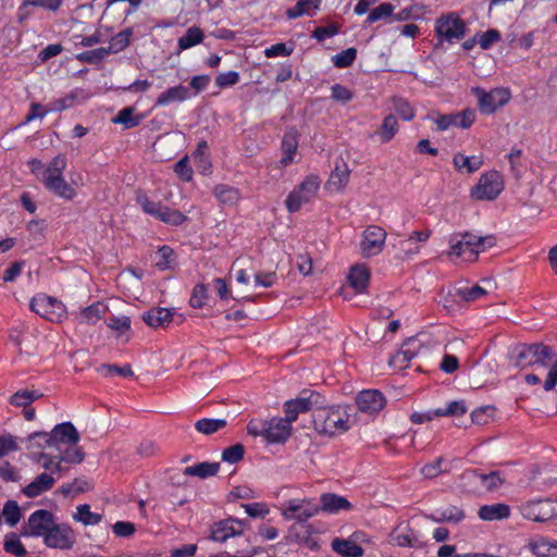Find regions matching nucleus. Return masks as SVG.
Masks as SVG:
<instances>
[{"mask_svg": "<svg viewBox=\"0 0 557 557\" xmlns=\"http://www.w3.org/2000/svg\"><path fill=\"white\" fill-rule=\"evenodd\" d=\"M492 236H479L473 233H457L449 239L448 257L451 260L472 262L478 256L494 245Z\"/></svg>", "mask_w": 557, "mask_h": 557, "instance_id": "obj_1", "label": "nucleus"}, {"mask_svg": "<svg viewBox=\"0 0 557 557\" xmlns=\"http://www.w3.org/2000/svg\"><path fill=\"white\" fill-rule=\"evenodd\" d=\"M66 168V159L62 154L54 157L51 162L47 165L44 171V177L41 183L44 186L55 196L64 200H73L77 193L75 188L70 185L64 176L63 172Z\"/></svg>", "mask_w": 557, "mask_h": 557, "instance_id": "obj_2", "label": "nucleus"}, {"mask_svg": "<svg viewBox=\"0 0 557 557\" xmlns=\"http://www.w3.org/2000/svg\"><path fill=\"white\" fill-rule=\"evenodd\" d=\"M314 429L334 436L349 430V414L341 407L320 408L313 413Z\"/></svg>", "mask_w": 557, "mask_h": 557, "instance_id": "obj_3", "label": "nucleus"}, {"mask_svg": "<svg viewBox=\"0 0 557 557\" xmlns=\"http://www.w3.org/2000/svg\"><path fill=\"white\" fill-rule=\"evenodd\" d=\"M135 201L144 213L164 224L180 226L188 220L180 210L172 209L160 201L151 199L147 193L143 190L136 193Z\"/></svg>", "mask_w": 557, "mask_h": 557, "instance_id": "obj_4", "label": "nucleus"}, {"mask_svg": "<svg viewBox=\"0 0 557 557\" xmlns=\"http://www.w3.org/2000/svg\"><path fill=\"white\" fill-rule=\"evenodd\" d=\"M135 201L144 213L164 224L180 226L188 220L180 210L172 209L160 201L151 199L147 193L143 190L136 193Z\"/></svg>", "mask_w": 557, "mask_h": 557, "instance_id": "obj_5", "label": "nucleus"}, {"mask_svg": "<svg viewBox=\"0 0 557 557\" xmlns=\"http://www.w3.org/2000/svg\"><path fill=\"white\" fill-rule=\"evenodd\" d=\"M321 178L317 174L307 175L287 195L285 207L289 213L298 212L302 206L313 201L321 187Z\"/></svg>", "mask_w": 557, "mask_h": 557, "instance_id": "obj_6", "label": "nucleus"}, {"mask_svg": "<svg viewBox=\"0 0 557 557\" xmlns=\"http://www.w3.org/2000/svg\"><path fill=\"white\" fill-rule=\"evenodd\" d=\"M504 187L502 173L496 170L487 171L480 175L478 183L470 190V197L478 201H492L500 195Z\"/></svg>", "mask_w": 557, "mask_h": 557, "instance_id": "obj_7", "label": "nucleus"}, {"mask_svg": "<svg viewBox=\"0 0 557 557\" xmlns=\"http://www.w3.org/2000/svg\"><path fill=\"white\" fill-rule=\"evenodd\" d=\"M434 33L438 42H454L466 35V24L456 12L442 14L435 20Z\"/></svg>", "mask_w": 557, "mask_h": 557, "instance_id": "obj_8", "label": "nucleus"}, {"mask_svg": "<svg viewBox=\"0 0 557 557\" xmlns=\"http://www.w3.org/2000/svg\"><path fill=\"white\" fill-rule=\"evenodd\" d=\"M30 441L44 438L48 447H54L61 450L67 444H78L81 436L71 422H63L57 424L50 433L35 432L29 435Z\"/></svg>", "mask_w": 557, "mask_h": 557, "instance_id": "obj_9", "label": "nucleus"}, {"mask_svg": "<svg viewBox=\"0 0 557 557\" xmlns=\"http://www.w3.org/2000/svg\"><path fill=\"white\" fill-rule=\"evenodd\" d=\"M513 354L516 364L521 368L532 364L547 367L554 358L553 349L541 343L521 345L516 348Z\"/></svg>", "mask_w": 557, "mask_h": 557, "instance_id": "obj_10", "label": "nucleus"}, {"mask_svg": "<svg viewBox=\"0 0 557 557\" xmlns=\"http://www.w3.org/2000/svg\"><path fill=\"white\" fill-rule=\"evenodd\" d=\"M471 92L476 97L478 108L483 114H493L511 99V92L506 87H496L488 91L481 87H473Z\"/></svg>", "mask_w": 557, "mask_h": 557, "instance_id": "obj_11", "label": "nucleus"}, {"mask_svg": "<svg viewBox=\"0 0 557 557\" xmlns=\"http://www.w3.org/2000/svg\"><path fill=\"white\" fill-rule=\"evenodd\" d=\"M30 309L36 314L53 323L62 322L67 315L66 307L61 300L45 294H39L32 298Z\"/></svg>", "mask_w": 557, "mask_h": 557, "instance_id": "obj_12", "label": "nucleus"}, {"mask_svg": "<svg viewBox=\"0 0 557 557\" xmlns=\"http://www.w3.org/2000/svg\"><path fill=\"white\" fill-rule=\"evenodd\" d=\"M319 511L320 505L308 498L288 499L281 507V515L285 520H296L299 524L305 523Z\"/></svg>", "mask_w": 557, "mask_h": 557, "instance_id": "obj_13", "label": "nucleus"}, {"mask_svg": "<svg viewBox=\"0 0 557 557\" xmlns=\"http://www.w3.org/2000/svg\"><path fill=\"white\" fill-rule=\"evenodd\" d=\"M520 511L525 519L544 522L557 518V503L549 498L529 500L520 506Z\"/></svg>", "mask_w": 557, "mask_h": 557, "instance_id": "obj_14", "label": "nucleus"}, {"mask_svg": "<svg viewBox=\"0 0 557 557\" xmlns=\"http://www.w3.org/2000/svg\"><path fill=\"white\" fill-rule=\"evenodd\" d=\"M320 395L314 391L305 389L295 399L284 403L285 418L293 423L300 413L307 412L319 404Z\"/></svg>", "mask_w": 557, "mask_h": 557, "instance_id": "obj_15", "label": "nucleus"}, {"mask_svg": "<svg viewBox=\"0 0 557 557\" xmlns=\"http://www.w3.org/2000/svg\"><path fill=\"white\" fill-rule=\"evenodd\" d=\"M54 521L52 512L38 509L28 517L27 523L22 529V535L44 539L53 527Z\"/></svg>", "mask_w": 557, "mask_h": 557, "instance_id": "obj_16", "label": "nucleus"}, {"mask_svg": "<svg viewBox=\"0 0 557 557\" xmlns=\"http://www.w3.org/2000/svg\"><path fill=\"white\" fill-rule=\"evenodd\" d=\"M386 231L379 225H369L362 233L360 250L363 257L377 256L384 248Z\"/></svg>", "mask_w": 557, "mask_h": 557, "instance_id": "obj_17", "label": "nucleus"}, {"mask_svg": "<svg viewBox=\"0 0 557 557\" xmlns=\"http://www.w3.org/2000/svg\"><path fill=\"white\" fill-rule=\"evenodd\" d=\"M76 536L73 529L65 523H57L50 528L44 537V543L50 548L70 549L75 544Z\"/></svg>", "mask_w": 557, "mask_h": 557, "instance_id": "obj_18", "label": "nucleus"}, {"mask_svg": "<svg viewBox=\"0 0 557 557\" xmlns=\"http://www.w3.org/2000/svg\"><path fill=\"white\" fill-rule=\"evenodd\" d=\"M245 521L228 518L215 522L211 527L210 539L214 542H226L228 539L240 535L244 532Z\"/></svg>", "mask_w": 557, "mask_h": 557, "instance_id": "obj_19", "label": "nucleus"}, {"mask_svg": "<svg viewBox=\"0 0 557 557\" xmlns=\"http://www.w3.org/2000/svg\"><path fill=\"white\" fill-rule=\"evenodd\" d=\"M421 348L422 344L418 338H408L404 342L400 349L391 358V366L399 370L407 368L410 361L419 355Z\"/></svg>", "mask_w": 557, "mask_h": 557, "instance_id": "obj_20", "label": "nucleus"}, {"mask_svg": "<svg viewBox=\"0 0 557 557\" xmlns=\"http://www.w3.org/2000/svg\"><path fill=\"white\" fill-rule=\"evenodd\" d=\"M358 409L366 413H376L385 406V397L377 389H366L356 398Z\"/></svg>", "mask_w": 557, "mask_h": 557, "instance_id": "obj_21", "label": "nucleus"}, {"mask_svg": "<svg viewBox=\"0 0 557 557\" xmlns=\"http://www.w3.org/2000/svg\"><path fill=\"white\" fill-rule=\"evenodd\" d=\"M292 423L286 418L268 420L264 438L272 444L284 443L290 435Z\"/></svg>", "mask_w": 557, "mask_h": 557, "instance_id": "obj_22", "label": "nucleus"}, {"mask_svg": "<svg viewBox=\"0 0 557 557\" xmlns=\"http://www.w3.org/2000/svg\"><path fill=\"white\" fill-rule=\"evenodd\" d=\"M107 310L108 307L103 302L97 301L74 312V321L77 324L95 325L104 317Z\"/></svg>", "mask_w": 557, "mask_h": 557, "instance_id": "obj_23", "label": "nucleus"}, {"mask_svg": "<svg viewBox=\"0 0 557 557\" xmlns=\"http://www.w3.org/2000/svg\"><path fill=\"white\" fill-rule=\"evenodd\" d=\"M174 312L171 309L154 307L148 311L143 312V321L153 327H166L172 322Z\"/></svg>", "mask_w": 557, "mask_h": 557, "instance_id": "obj_24", "label": "nucleus"}, {"mask_svg": "<svg viewBox=\"0 0 557 557\" xmlns=\"http://www.w3.org/2000/svg\"><path fill=\"white\" fill-rule=\"evenodd\" d=\"M191 97L193 95L188 87L183 85L173 86L158 96L156 107H166L174 102H183Z\"/></svg>", "mask_w": 557, "mask_h": 557, "instance_id": "obj_25", "label": "nucleus"}, {"mask_svg": "<svg viewBox=\"0 0 557 557\" xmlns=\"http://www.w3.org/2000/svg\"><path fill=\"white\" fill-rule=\"evenodd\" d=\"M55 480L57 479L52 474L42 472L23 488V493L30 498L37 497L40 494L51 490L55 483Z\"/></svg>", "mask_w": 557, "mask_h": 557, "instance_id": "obj_26", "label": "nucleus"}, {"mask_svg": "<svg viewBox=\"0 0 557 557\" xmlns=\"http://www.w3.org/2000/svg\"><path fill=\"white\" fill-rule=\"evenodd\" d=\"M352 508V505L349 503V500L344 497L332 493H326L321 495V506L320 510L335 515L338 513L341 510H350Z\"/></svg>", "mask_w": 557, "mask_h": 557, "instance_id": "obj_27", "label": "nucleus"}, {"mask_svg": "<svg viewBox=\"0 0 557 557\" xmlns=\"http://www.w3.org/2000/svg\"><path fill=\"white\" fill-rule=\"evenodd\" d=\"M282 158L281 163L286 166L294 162L298 149V134L296 131L290 129L286 132L282 139Z\"/></svg>", "mask_w": 557, "mask_h": 557, "instance_id": "obj_28", "label": "nucleus"}, {"mask_svg": "<svg viewBox=\"0 0 557 557\" xmlns=\"http://www.w3.org/2000/svg\"><path fill=\"white\" fill-rule=\"evenodd\" d=\"M370 280V271L366 265H354L348 275L349 285L356 293L366 292Z\"/></svg>", "mask_w": 557, "mask_h": 557, "instance_id": "obj_29", "label": "nucleus"}, {"mask_svg": "<svg viewBox=\"0 0 557 557\" xmlns=\"http://www.w3.org/2000/svg\"><path fill=\"white\" fill-rule=\"evenodd\" d=\"M478 515L484 521L503 520L509 517L510 508L508 505L500 503L484 505L480 507Z\"/></svg>", "mask_w": 557, "mask_h": 557, "instance_id": "obj_30", "label": "nucleus"}, {"mask_svg": "<svg viewBox=\"0 0 557 557\" xmlns=\"http://www.w3.org/2000/svg\"><path fill=\"white\" fill-rule=\"evenodd\" d=\"M321 0H299L294 7L286 10V16L290 20L304 15L312 16L320 10Z\"/></svg>", "mask_w": 557, "mask_h": 557, "instance_id": "obj_31", "label": "nucleus"}, {"mask_svg": "<svg viewBox=\"0 0 557 557\" xmlns=\"http://www.w3.org/2000/svg\"><path fill=\"white\" fill-rule=\"evenodd\" d=\"M453 164L459 172L474 173L482 166L483 160L480 156H466L457 152L453 157Z\"/></svg>", "mask_w": 557, "mask_h": 557, "instance_id": "obj_32", "label": "nucleus"}, {"mask_svg": "<svg viewBox=\"0 0 557 557\" xmlns=\"http://www.w3.org/2000/svg\"><path fill=\"white\" fill-rule=\"evenodd\" d=\"M203 39V30L198 26H191L187 28L185 34L177 39V51L182 52L184 50L190 49L201 44Z\"/></svg>", "mask_w": 557, "mask_h": 557, "instance_id": "obj_33", "label": "nucleus"}, {"mask_svg": "<svg viewBox=\"0 0 557 557\" xmlns=\"http://www.w3.org/2000/svg\"><path fill=\"white\" fill-rule=\"evenodd\" d=\"M331 546L335 553L344 557H361L364 553L356 542L345 539H334Z\"/></svg>", "mask_w": 557, "mask_h": 557, "instance_id": "obj_34", "label": "nucleus"}, {"mask_svg": "<svg viewBox=\"0 0 557 557\" xmlns=\"http://www.w3.org/2000/svg\"><path fill=\"white\" fill-rule=\"evenodd\" d=\"M530 552L537 557H549L557 555V543L544 537H535L529 541Z\"/></svg>", "mask_w": 557, "mask_h": 557, "instance_id": "obj_35", "label": "nucleus"}, {"mask_svg": "<svg viewBox=\"0 0 557 557\" xmlns=\"http://www.w3.org/2000/svg\"><path fill=\"white\" fill-rule=\"evenodd\" d=\"M220 469L219 462H199L194 466L186 467L183 471L184 475L198 476L200 479H207L218 473Z\"/></svg>", "mask_w": 557, "mask_h": 557, "instance_id": "obj_36", "label": "nucleus"}, {"mask_svg": "<svg viewBox=\"0 0 557 557\" xmlns=\"http://www.w3.org/2000/svg\"><path fill=\"white\" fill-rule=\"evenodd\" d=\"M349 176L350 170L348 169L346 163H343L342 165H336V168L334 169L329 178V188L333 191H341L348 184Z\"/></svg>", "mask_w": 557, "mask_h": 557, "instance_id": "obj_37", "label": "nucleus"}, {"mask_svg": "<svg viewBox=\"0 0 557 557\" xmlns=\"http://www.w3.org/2000/svg\"><path fill=\"white\" fill-rule=\"evenodd\" d=\"M472 474L475 482L480 484L486 492L496 491L504 483V480L498 471L481 473L474 470Z\"/></svg>", "mask_w": 557, "mask_h": 557, "instance_id": "obj_38", "label": "nucleus"}, {"mask_svg": "<svg viewBox=\"0 0 557 557\" xmlns=\"http://www.w3.org/2000/svg\"><path fill=\"white\" fill-rule=\"evenodd\" d=\"M37 463L41 466L45 470L49 471L48 474H58L60 478V472L62 471V461L60 460V455H50L46 453H39L33 458Z\"/></svg>", "mask_w": 557, "mask_h": 557, "instance_id": "obj_39", "label": "nucleus"}, {"mask_svg": "<svg viewBox=\"0 0 557 557\" xmlns=\"http://www.w3.org/2000/svg\"><path fill=\"white\" fill-rule=\"evenodd\" d=\"M213 194L221 203L227 206L236 205L240 198L237 188L225 184L216 185L213 189Z\"/></svg>", "mask_w": 557, "mask_h": 557, "instance_id": "obj_40", "label": "nucleus"}, {"mask_svg": "<svg viewBox=\"0 0 557 557\" xmlns=\"http://www.w3.org/2000/svg\"><path fill=\"white\" fill-rule=\"evenodd\" d=\"M399 125L395 115L388 114L383 119V122L377 131L381 143L386 144L391 141L398 133Z\"/></svg>", "mask_w": 557, "mask_h": 557, "instance_id": "obj_41", "label": "nucleus"}, {"mask_svg": "<svg viewBox=\"0 0 557 557\" xmlns=\"http://www.w3.org/2000/svg\"><path fill=\"white\" fill-rule=\"evenodd\" d=\"M132 35V28H125L114 35L109 42V47L107 48L109 54L121 52L126 47H128Z\"/></svg>", "mask_w": 557, "mask_h": 557, "instance_id": "obj_42", "label": "nucleus"}, {"mask_svg": "<svg viewBox=\"0 0 557 557\" xmlns=\"http://www.w3.org/2000/svg\"><path fill=\"white\" fill-rule=\"evenodd\" d=\"M58 453L60 460L67 463H81L85 457L83 449L77 444H67Z\"/></svg>", "mask_w": 557, "mask_h": 557, "instance_id": "obj_43", "label": "nucleus"}, {"mask_svg": "<svg viewBox=\"0 0 557 557\" xmlns=\"http://www.w3.org/2000/svg\"><path fill=\"white\" fill-rule=\"evenodd\" d=\"M227 424L225 419H200L195 423V429L205 435H211Z\"/></svg>", "mask_w": 557, "mask_h": 557, "instance_id": "obj_44", "label": "nucleus"}, {"mask_svg": "<svg viewBox=\"0 0 557 557\" xmlns=\"http://www.w3.org/2000/svg\"><path fill=\"white\" fill-rule=\"evenodd\" d=\"M74 520L82 522L84 525H96L98 524L102 516L90 511V506L87 504L79 505L76 508V512L73 516Z\"/></svg>", "mask_w": 557, "mask_h": 557, "instance_id": "obj_45", "label": "nucleus"}, {"mask_svg": "<svg viewBox=\"0 0 557 557\" xmlns=\"http://www.w3.org/2000/svg\"><path fill=\"white\" fill-rule=\"evenodd\" d=\"M156 267L160 271L171 270L175 265V252L169 246H162L157 251Z\"/></svg>", "mask_w": 557, "mask_h": 557, "instance_id": "obj_46", "label": "nucleus"}, {"mask_svg": "<svg viewBox=\"0 0 557 557\" xmlns=\"http://www.w3.org/2000/svg\"><path fill=\"white\" fill-rule=\"evenodd\" d=\"M135 109L132 107L123 108L119 111L116 116L112 119L115 124H122L125 128H133L139 125L141 117L134 115Z\"/></svg>", "mask_w": 557, "mask_h": 557, "instance_id": "obj_47", "label": "nucleus"}, {"mask_svg": "<svg viewBox=\"0 0 557 557\" xmlns=\"http://www.w3.org/2000/svg\"><path fill=\"white\" fill-rule=\"evenodd\" d=\"M437 521L459 523L465 519V512L457 506H448L436 510Z\"/></svg>", "mask_w": 557, "mask_h": 557, "instance_id": "obj_48", "label": "nucleus"}, {"mask_svg": "<svg viewBox=\"0 0 557 557\" xmlns=\"http://www.w3.org/2000/svg\"><path fill=\"white\" fill-rule=\"evenodd\" d=\"M467 411L468 407L465 400H454L450 401L446 408L435 409V414L437 417H461L466 414Z\"/></svg>", "mask_w": 557, "mask_h": 557, "instance_id": "obj_49", "label": "nucleus"}, {"mask_svg": "<svg viewBox=\"0 0 557 557\" xmlns=\"http://www.w3.org/2000/svg\"><path fill=\"white\" fill-rule=\"evenodd\" d=\"M2 516L8 525L15 527L22 518L21 508L17 502L8 500L3 506Z\"/></svg>", "mask_w": 557, "mask_h": 557, "instance_id": "obj_50", "label": "nucleus"}, {"mask_svg": "<svg viewBox=\"0 0 557 557\" xmlns=\"http://www.w3.org/2000/svg\"><path fill=\"white\" fill-rule=\"evenodd\" d=\"M62 2L63 0H24L18 9L21 13L20 20L24 18L22 12L28 7H39L55 12L61 8Z\"/></svg>", "mask_w": 557, "mask_h": 557, "instance_id": "obj_51", "label": "nucleus"}, {"mask_svg": "<svg viewBox=\"0 0 557 557\" xmlns=\"http://www.w3.org/2000/svg\"><path fill=\"white\" fill-rule=\"evenodd\" d=\"M108 327L122 337L131 331V318L127 315H113L108 321Z\"/></svg>", "mask_w": 557, "mask_h": 557, "instance_id": "obj_52", "label": "nucleus"}, {"mask_svg": "<svg viewBox=\"0 0 557 557\" xmlns=\"http://www.w3.org/2000/svg\"><path fill=\"white\" fill-rule=\"evenodd\" d=\"M3 546L7 553L16 557H22L26 554L24 545L15 533H10L5 536Z\"/></svg>", "mask_w": 557, "mask_h": 557, "instance_id": "obj_53", "label": "nucleus"}, {"mask_svg": "<svg viewBox=\"0 0 557 557\" xmlns=\"http://www.w3.org/2000/svg\"><path fill=\"white\" fill-rule=\"evenodd\" d=\"M38 397L39 394L35 391L22 389L11 396L10 403L15 407H27Z\"/></svg>", "mask_w": 557, "mask_h": 557, "instance_id": "obj_54", "label": "nucleus"}, {"mask_svg": "<svg viewBox=\"0 0 557 557\" xmlns=\"http://www.w3.org/2000/svg\"><path fill=\"white\" fill-rule=\"evenodd\" d=\"M312 533V527L310 524L300 523L289 528V537L296 543H307Z\"/></svg>", "mask_w": 557, "mask_h": 557, "instance_id": "obj_55", "label": "nucleus"}, {"mask_svg": "<svg viewBox=\"0 0 557 557\" xmlns=\"http://www.w3.org/2000/svg\"><path fill=\"white\" fill-rule=\"evenodd\" d=\"M443 465H446L445 458L438 457L434 461L424 465L421 468V474L428 479L436 478L448 470L447 468H444Z\"/></svg>", "mask_w": 557, "mask_h": 557, "instance_id": "obj_56", "label": "nucleus"}, {"mask_svg": "<svg viewBox=\"0 0 557 557\" xmlns=\"http://www.w3.org/2000/svg\"><path fill=\"white\" fill-rule=\"evenodd\" d=\"M456 294L465 301H473L485 296L487 294V290L484 287L474 285L471 287H459L457 288Z\"/></svg>", "mask_w": 557, "mask_h": 557, "instance_id": "obj_57", "label": "nucleus"}, {"mask_svg": "<svg viewBox=\"0 0 557 557\" xmlns=\"http://www.w3.org/2000/svg\"><path fill=\"white\" fill-rule=\"evenodd\" d=\"M357 57V50L355 48H348L342 52L335 54L332 58L333 64L338 69H345L350 66Z\"/></svg>", "mask_w": 557, "mask_h": 557, "instance_id": "obj_58", "label": "nucleus"}, {"mask_svg": "<svg viewBox=\"0 0 557 557\" xmlns=\"http://www.w3.org/2000/svg\"><path fill=\"white\" fill-rule=\"evenodd\" d=\"M109 55L107 48L100 47L94 50L81 52L76 55L77 60L86 63H98Z\"/></svg>", "mask_w": 557, "mask_h": 557, "instance_id": "obj_59", "label": "nucleus"}, {"mask_svg": "<svg viewBox=\"0 0 557 557\" xmlns=\"http://www.w3.org/2000/svg\"><path fill=\"white\" fill-rule=\"evenodd\" d=\"M476 114L473 109H465L460 112L454 113L455 126L467 129L475 121Z\"/></svg>", "mask_w": 557, "mask_h": 557, "instance_id": "obj_60", "label": "nucleus"}, {"mask_svg": "<svg viewBox=\"0 0 557 557\" xmlns=\"http://www.w3.org/2000/svg\"><path fill=\"white\" fill-rule=\"evenodd\" d=\"M394 5L391 3L384 2L381 3L379 7L374 8L368 15L367 22L372 24L376 21H380L382 18L389 17L394 12Z\"/></svg>", "mask_w": 557, "mask_h": 557, "instance_id": "obj_61", "label": "nucleus"}, {"mask_svg": "<svg viewBox=\"0 0 557 557\" xmlns=\"http://www.w3.org/2000/svg\"><path fill=\"white\" fill-rule=\"evenodd\" d=\"M244 454V446L242 444H235L223 450L222 460L228 463H236L243 459Z\"/></svg>", "mask_w": 557, "mask_h": 557, "instance_id": "obj_62", "label": "nucleus"}, {"mask_svg": "<svg viewBox=\"0 0 557 557\" xmlns=\"http://www.w3.org/2000/svg\"><path fill=\"white\" fill-rule=\"evenodd\" d=\"M208 298L207 287L203 284H197L191 293L189 304L193 308H202Z\"/></svg>", "mask_w": 557, "mask_h": 557, "instance_id": "obj_63", "label": "nucleus"}, {"mask_svg": "<svg viewBox=\"0 0 557 557\" xmlns=\"http://www.w3.org/2000/svg\"><path fill=\"white\" fill-rule=\"evenodd\" d=\"M239 82V73L236 71H228L225 73H220L215 77V85L223 89L227 87H232Z\"/></svg>", "mask_w": 557, "mask_h": 557, "instance_id": "obj_64", "label": "nucleus"}]
</instances>
